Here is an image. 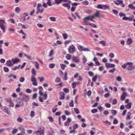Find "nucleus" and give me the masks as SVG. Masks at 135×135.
<instances>
[{
    "label": "nucleus",
    "mask_w": 135,
    "mask_h": 135,
    "mask_svg": "<svg viewBox=\"0 0 135 135\" xmlns=\"http://www.w3.org/2000/svg\"><path fill=\"white\" fill-rule=\"evenodd\" d=\"M82 4L84 5H87L89 3V2L86 0L82 2Z\"/></svg>",
    "instance_id": "7c9ffc66"
},
{
    "label": "nucleus",
    "mask_w": 135,
    "mask_h": 135,
    "mask_svg": "<svg viewBox=\"0 0 135 135\" xmlns=\"http://www.w3.org/2000/svg\"><path fill=\"white\" fill-rule=\"evenodd\" d=\"M71 121V119L70 118H68L66 122L64 123V125L65 126L69 125Z\"/></svg>",
    "instance_id": "ddd939ff"
},
{
    "label": "nucleus",
    "mask_w": 135,
    "mask_h": 135,
    "mask_svg": "<svg viewBox=\"0 0 135 135\" xmlns=\"http://www.w3.org/2000/svg\"><path fill=\"white\" fill-rule=\"evenodd\" d=\"M119 15L120 17H124L126 16V15L122 12H120L119 13Z\"/></svg>",
    "instance_id": "864d4df0"
},
{
    "label": "nucleus",
    "mask_w": 135,
    "mask_h": 135,
    "mask_svg": "<svg viewBox=\"0 0 135 135\" xmlns=\"http://www.w3.org/2000/svg\"><path fill=\"white\" fill-rule=\"evenodd\" d=\"M60 100H61L64 99L65 98V94L64 93L62 92H61L59 93Z\"/></svg>",
    "instance_id": "dca6fc26"
},
{
    "label": "nucleus",
    "mask_w": 135,
    "mask_h": 135,
    "mask_svg": "<svg viewBox=\"0 0 135 135\" xmlns=\"http://www.w3.org/2000/svg\"><path fill=\"white\" fill-rule=\"evenodd\" d=\"M93 18L91 17V16H88L84 18L83 20H90L91 21H93Z\"/></svg>",
    "instance_id": "aec40b11"
},
{
    "label": "nucleus",
    "mask_w": 135,
    "mask_h": 135,
    "mask_svg": "<svg viewBox=\"0 0 135 135\" xmlns=\"http://www.w3.org/2000/svg\"><path fill=\"white\" fill-rule=\"evenodd\" d=\"M59 74L61 76H62L63 75V71L61 70H59Z\"/></svg>",
    "instance_id": "8fccbe9b"
},
{
    "label": "nucleus",
    "mask_w": 135,
    "mask_h": 135,
    "mask_svg": "<svg viewBox=\"0 0 135 135\" xmlns=\"http://www.w3.org/2000/svg\"><path fill=\"white\" fill-rule=\"evenodd\" d=\"M129 63L128 65V66L127 68V70H131L133 69L135 67L133 65V63L132 62H129Z\"/></svg>",
    "instance_id": "39448f33"
},
{
    "label": "nucleus",
    "mask_w": 135,
    "mask_h": 135,
    "mask_svg": "<svg viewBox=\"0 0 135 135\" xmlns=\"http://www.w3.org/2000/svg\"><path fill=\"white\" fill-rule=\"evenodd\" d=\"M55 66V64L54 63H51L49 65V68H54Z\"/></svg>",
    "instance_id": "473e14b6"
},
{
    "label": "nucleus",
    "mask_w": 135,
    "mask_h": 135,
    "mask_svg": "<svg viewBox=\"0 0 135 135\" xmlns=\"http://www.w3.org/2000/svg\"><path fill=\"white\" fill-rule=\"evenodd\" d=\"M129 63H129V62H127L126 63L124 64L123 65H121V66L123 69H125L127 67L128 64Z\"/></svg>",
    "instance_id": "5701e85b"
},
{
    "label": "nucleus",
    "mask_w": 135,
    "mask_h": 135,
    "mask_svg": "<svg viewBox=\"0 0 135 135\" xmlns=\"http://www.w3.org/2000/svg\"><path fill=\"white\" fill-rule=\"evenodd\" d=\"M97 8L98 9H102L103 10H105L106 9H109V7L107 5L99 4L98 5Z\"/></svg>",
    "instance_id": "7ed1b4c3"
},
{
    "label": "nucleus",
    "mask_w": 135,
    "mask_h": 135,
    "mask_svg": "<svg viewBox=\"0 0 135 135\" xmlns=\"http://www.w3.org/2000/svg\"><path fill=\"white\" fill-rule=\"evenodd\" d=\"M47 98V92H45L44 94H43L41 97H39V101L41 102H44L43 100H46Z\"/></svg>",
    "instance_id": "f257e3e1"
},
{
    "label": "nucleus",
    "mask_w": 135,
    "mask_h": 135,
    "mask_svg": "<svg viewBox=\"0 0 135 135\" xmlns=\"http://www.w3.org/2000/svg\"><path fill=\"white\" fill-rule=\"evenodd\" d=\"M133 42L132 39L131 38H129L127 39V40L126 42L127 44L128 45H129L131 44Z\"/></svg>",
    "instance_id": "4be33fe9"
},
{
    "label": "nucleus",
    "mask_w": 135,
    "mask_h": 135,
    "mask_svg": "<svg viewBox=\"0 0 135 135\" xmlns=\"http://www.w3.org/2000/svg\"><path fill=\"white\" fill-rule=\"evenodd\" d=\"M78 124H74L73 125V129L74 130H75L77 128Z\"/></svg>",
    "instance_id": "37998d69"
},
{
    "label": "nucleus",
    "mask_w": 135,
    "mask_h": 135,
    "mask_svg": "<svg viewBox=\"0 0 135 135\" xmlns=\"http://www.w3.org/2000/svg\"><path fill=\"white\" fill-rule=\"evenodd\" d=\"M18 130L17 129H15L12 132V133L13 134H15L17 132Z\"/></svg>",
    "instance_id": "a18cd8bd"
},
{
    "label": "nucleus",
    "mask_w": 135,
    "mask_h": 135,
    "mask_svg": "<svg viewBox=\"0 0 135 135\" xmlns=\"http://www.w3.org/2000/svg\"><path fill=\"white\" fill-rule=\"evenodd\" d=\"M83 22L84 23V25H89L90 23L88 22L87 21L85 20H83Z\"/></svg>",
    "instance_id": "052dcab7"
},
{
    "label": "nucleus",
    "mask_w": 135,
    "mask_h": 135,
    "mask_svg": "<svg viewBox=\"0 0 135 135\" xmlns=\"http://www.w3.org/2000/svg\"><path fill=\"white\" fill-rule=\"evenodd\" d=\"M21 66L20 64L18 66H15L14 67L12 68V70L15 71L17 69H19L20 67Z\"/></svg>",
    "instance_id": "a878e982"
},
{
    "label": "nucleus",
    "mask_w": 135,
    "mask_h": 135,
    "mask_svg": "<svg viewBox=\"0 0 135 135\" xmlns=\"http://www.w3.org/2000/svg\"><path fill=\"white\" fill-rule=\"evenodd\" d=\"M72 60L75 62L78 63L80 62V59L79 56H73L72 57Z\"/></svg>",
    "instance_id": "423d86ee"
},
{
    "label": "nucleus",
    "mask_w": 135,
    "mask_h": 135,
    "mask_svg": "<svg viewBox=\"0 0 135 135\" xmlns=\"http://www.w3.org/2000/svg\"><path fill=\"white\" fill-rule=\"evenodd\" d=\"M41 129H42L41 131H38L35 132V133L37 134H39L40 135H44V132H43L44 130V128L43 127H41Z\"/></svg>",
    "instance_id": "0eeeda50"
},
{
    "label": "nucleus",
    "mask_w": 135,
    "mask_h": 135,
    "mask_svg": "<svg viewBox=\"0 0 135 135\" xmlns=\"http://www.w3.org/2000/svg\"><path fill=\"white\" fill-rule=\"evenodd\" d=\"M63 91L64 92L66 93H68L69 92V90L68 88H64L63 89Z\"/></svg>",
    "instance_id": "69168bd1"
},
{
    "label": "nucleus",
    "mask_w": 135,
    "mask_h": 135,
    "mask_svg": "<svg viewBox=\"0 0 135 135\" xmlns=\"http://www.w3.org/2000/svg\"><path fill=\"white\" fill-rule=\"evenodd\" d=\"M62 36L63 38L65 40L66 39L68 38V35L66 33H63L62 34Z\"/></svg>",
    "instance_id": "f704fd0d"
},
{
    "label": "nucleus",
    "mask_w": 135,
    "mask_h": 135,
    "mask_svg": "<svg viewBox=\"0 0 135 135\" xmlns=\"http://www.w3.org/2000/svg\"><path fill=\"white\" fill-rule=\"evenodd\" d=\"M89 25L93 28H96L97 27V26L95 25L93 23H90Z\"/></svg>",
    "instance_id": "4c0bfd02"
},
{
    "label": "nucleus",
    "mask_w": 135,
    "mask_h": 135,
    "mask_svg": "<svg viewBox=\"0 0 135 135\" xmlns=\"http://www.w3.org/2000/svg\"><path fill=\"white\" fill-rule=\"evenodd\" d=\"M8 21L10 22L11 23H13V24H15V21L12 18H11L9 19L8 20Z\"/></svg>",
    "instance_id": "6e6d98bb"
},
{
    "label": "nucleus",
    "mask_w": 135,
    "mask_h": 135,
    "mask_svg": "<svg viewBox=\"0 0 135 135\" xmlns=\"http://www.w3.org/2000/svg\"><path fill=\"white\" fill-rule=\"evenodd\" d=\"M35 115V113H34V112L33 111H32L31 112L30 115V116L32 117H34Z\"/></svg>",
    "instance_id": "79ce46f5"
},
{
    "label": "nucleus",
    "mask_w": 135,
    "mask_h": 135,
    "mask_svg": "<svg viewBox=\"0 0 135 135\" xmlns=\"http://www.w3.org/2000/svg\"><path fill=\"white\" fill-rule=\"evenodd\" d=\"M62 6L65 7H67L68 9H69L70 8V5L69 3L63 4Z\"/></svg>",
    "instance_id": "412c9836"
},
{
    "label": "nucleus",
    "mask_w": 135,
    "mask_h": 135,
    "mask_svg": "<svg viewBox=\"0 0 135 135\" xmlns=\"http://www.w3.org/2000/svg\"><path fill=\"white\" fill-rule=\"evenodd\" d=\"M76 84L75 82H74L72 84V87L73 89L74 88L76 87Z\"/></svg>",
    "instance_id": "774afa93"
},
{
    "label": "nucleus",
    "mask_w": 135,
    "mask_h": 135,
    "mask_svg": "<svg viewBox=\"0 0 135 135\" xmlns=\"http://www.w3.org/2000/svg\"><path fill=\"white\" fill-rule=\"evenodd\" d=\"M97 112V109H94L91 110V112L93 113H94Z\"/></svg>",
    "instance_id": "338daca9"
},
{
    "label": "nucleus",
    "mask_w": 135,
    "mask_h": 135,
    "mask_svg": "<svg viewBox=\"0 0 135 135\" xmlns=\"http://www.w3.org/2000/svg\"><path fill=\"white\" fill-rule=\"evenodd\" d=\"M99 43L101 44L104 46H106V42L105 41L103 40L100 41L99 42Z\"/></svg>",
    "instance_id": "cd10ccee"
},
{
    "label": "nucleus",
    "mask_w": 135,
    "mask_h": 135,
    "mask_svg": "<svg viewBox=\"0 0 135 135\" xmlns=\"http://www.w3.org/2000/svg\"><path fill=\"white\" fill-rule=\"evenodd\" d=\"M105 66L107 68H114L115 66V65L114 64L109 63H106Z\"/></svg>",
    "instance_id": "f8f14e48"
},
{
    "label": "nucleus",
    "mask_w": 135,
    "mask_h": 135,
    "mask_svg": "<svg viewBox=\"0 0 135 135\" xmlns=\"http://www.w3.org/2000/svg\"><path fill=\"white\" fill-rule=\"evenodd\" d=\"M116 80L118 81H121L122 78L120 76H118L116 78Z\"/></svg>",
    "instance_id": "49530a36"
},
{
    "label": "nucleus",
    "mask_w": 135,
    "mask_h": 135,
    "mask_svg": "<svg viewBox=\"0 0 135 135\" xmlns=\"http://www.w3.org/2000/svg\"><path fill=\"white\" fill-rule=\"evenodd\" d=\"M20 9L18 7H16L15 9V11L17 13H19L20 11Z\"/></svg>",
    "instance_id": "3c124183"
},
{
    "label": "nucleus",
    "mask_w": 135,
    "mask_h": 135,
    "mask_svg": "<svg viewBox=\"0 0 135 135\" xmlns=\"http://www.w3.org/2000/svg\"><path fill=\"white\" fill-rule=\"evenodd\" d=\"M74 110L76 114H78L80 113L79 109L77 108H74Z\"/></svg>",
    "instance_id": "c9c22d12"
},
{
    "label": "nucleus",
    "mask_w": 135,
    "mask_h": 135,
    "mask_svg": "<svg viewBox=\"0 0 135 135\" xmlns=\"http://www.w3.org/2000/svg\"><path fill=\"white\" fill-rule=\"evenodd\" d=\"M111 113L113 116L115 115L116 114L117 112L114 110H111Z\"/></svg>",
    "instance_id": "58836bf2"
},
{
    "label": "nucleus",
    "mask_w": 135,
    "mask_h": 135,
    "mask_svg": "<svg viewBox=\"0 0 135 135\" xmlns=\"http://www.w3.org/2000/svg\"><path fill=\"white\" fill-rule=\"evenodd\" d=\"M26 91L28 93H30L32 91L30 89H27L26 90Z\"/></svg>",
    "instance_id": "0e129e2a"
},
{
    "label": "nucleus",
    "mask_w": 135,
    "mask_h": 135,
    "mask_svg": "<svg viewBox=\"0 0 135 135\" xmlns=\"http://www.w3.org/2000/svg\"><path fill=\"white\" fill-rule=\"evenodd\" d=\"M83 62L84 64L87 61V59L84 56H83L82 58Z\"/></svg>",
    "instance_id": "72a5a7b5"
},
{
    "label": "nucleus",
    "mask_w": 135,
    "mask_h": 135,
    "mask_svg": "<svg viewBox=\"0 0 135 135\" xmlns=\"http://www.w3.org/2000/svg\"><path fill=\"white\" fill-rule=\"evenodd\" d=\"M109 57L111 58H112L114 57V54L113 53H110L109 55Z\"/></svg>",
    "instance_id": "de8ad7c7"
},
{
    "label": "nucleus",
    "mask_w": 135,
    "mask_h": 135,
    "mask_svg": "<svg viewBox=\"0 0 135 135\" xmlns=\"http://www.w3.org/2000/svg\"><path fill=\"white\" fill-rule=\"evenodd\" d=\"M97 78V76H95L93 77L92 78V80L94 82L95 81Z\"/></svg>",
    "instance_id": "680f3d73"
},
{
    "label": "nucleus",
    "mask_w": 135,
    "mask_h": 135,
    "mask_svg": "<svg viewBox=\"0 0 135 135\" xmlns=\"http://www.w3.org/2000/svg\"><path fill=\"white\" fill-rule=\"evenodd\" d=\"M61 79L59 77H58L56 79L55 81L56 82H59L61 81Z\"/></svg>",
    "instance_id": "09e8293b"
},
{
    "label": "nucleus",
    "mask_w": 135,
    "mask_h": 135,
    "mask_svg": "<svg viewBox=\"0 0 135 135\" xmlns=\"http://www.w3.org/2000/svg\"><path fill=\"white\" fill-rule=\"evenodd\" d=\"M115 68H113L112 69L109 70V71L110 73H113L115 71Z\"/></svg>",
    "instance_id": "13d9d810"
},
{
    "label": "nucleus",
    "mask_w": 135,
    "mask_h": 135,
    "mask_svg": "<svg viewBox=\"0 0 135 135\" xmlns=\"http://www.w3.org/2000/svg\"><path fill=\"white\" fill-rule=\"evenodd\" d=\"M84 47L83 46L79 45L78 47V50L80 51H83L84 48Z\"/></svg>",
    "instance_id": "393cba45"
},
{
    "label": "nucleus",
    "mask_w": 135,
    "mask_h": 135,
    "mask_svg": "<svg viewBox=\"0 0 135 135\" xmlns=\"http://www.w3.org/2000/svg\"><path fill=\"white\" fill-rule=\"evenodd\" d=\"M132 105V103H129L125 105V107L127 109H129L131 108V105Z\"/></svg>",
    "instance_id": "b1692460"
},
{
    "label": "nucleus",
    "mask_w": 135,
    "mask_h": 135,
    "mask_svg": "<svg viewBox=\"0 0 135 135\" xmlns=\"http://www.w3.org/2000/svg\"><path fill=\"white\" fill-rule=\"evenodd\" d=\"M12 60L13 64H17L20 61V59L17 58H15L14 59H12Z\"/></svg>",
    "instance_id": "9b49d317"
},
{
    "label": "nucleus",
    "mask_w": 135,
    "mask_h": 135,
    "mask_svg": "<svg viewBox=\"0 0 135 135\" xmlns=\"http://www.w3.org/2000/svg\"><path fill=\"white\" fill-rule=\"evenodd\" d=\"M3 111L5 112L8 113V108L6 107H4V109L3 110Z\"/></svg>",
    "instance_id": "c03bdc74"
},
{
    "label": "nucleus",
    "mask_w": 135,
    "mask_h": 135,
    "mask_svg": "<svg viewBox=\"0 0 135 135\" xmlns=\"http://www.w3.org/2000/svg\"><path fill=\"white\" fill-rule=\"evenodd\" d=\"M31 81L33 82L32 84L33 85L36 86L37 85V82L36 79L35 77L33 75H32L31 77Z\"/></svg>",
    "instance_id": "20e7f679"
},
{
    "label": "nucleus",
    "mask_w": 135,
    "mask_h": 135,
    "mask_svg": "<svg viewBox=\"0 0 135 135\" xmlns=\"http://www.w3.org/2000/svg\"><path fill=\"white\" fill-rule=\"evenodd\" d=\"M19 130L20 131H25V129H24V128L22 126H20L18 127V128Z\"/></svg>",
    "instance_id": "603ef678"
},
{
    "label": "nucleus",
    "mask_w": 135,
    "mask_h": 135,
    "mask_svg": "<svg viewBox=\"0 0 135 135\" xmlns=\"http://www.w3.org/2000/svg\"><path fill=\"white\" fill-rule=\"evenodd\" d=\"M22 100L26 102L28 101L29 99V96L28 95H24L23 96L22 98Z\"/></svg>",
    "instance_id": "9d476101"
},
{
    "label": "nucleus",
    "mask_w": 135,
    "mask_h": 135,
    "mask_svg": "<svg viewBox=\"0 0 135 135\" xmlns=\"http://www.w3.org/2000/svg\"><path fill=\"white\" fill-rule=\"evenodd\" d=\"M60 66L61 68V69H62V70L64 69L65 67L66 66L64 64H61L60 65Z\"/></svg>",
    "instance_id": "4d7b16f0"
},
{
    "label": "nucleus",
    "mask_w": 135,
    "mask_h": 135,
    "mask_svg": "<svg viewBox=\"0 0 135 135\" xmlns=\"http://www.w3.org/2000/svg\"><path fill=\"white\" fill-rule=\"evenodd\" d=\"M53 54H54L53 51V50H51V51H50L49 53V57L53 55Z\"/></svg>",
    "instance_id": "5fc2aeb1"
},
{
    "label": "nucleus",
    "mask_w": 135,
    "mask_h": 135,
    "mask_svg": "<svg viewBox=\"0 0 135 135\" xmlns=\"http://www.w3.org/2000/svg\"><path fill=\"white\" fill-rule=\"evenodd\" d=\"M65 58L67 60H69L71 58V55L69 54H67Z\"/></svg>",
    "instance_id": "ea45409f"
},
{
    "label": "nucleus",
    "mask_w": 135,
    "mask_h": 135,
    "mask_svg": "<svg viewBox=\"0 0 135 135\" xmlns=\"http://www.w3.org/2000/svg\"><path fill=\"white\" fill-rule=\"evenodd\" d=\"M68 50L69 53L73 54L75 51V47L74 45H71L68 48Z\"/></svg>",
    "instance_id": "f03ea898"
},
{
    "label": "nucleus",
    "mask_w": 135,
    "mask_h": 135,
    "mask_svg": "<svg viewBox=\"0 0 135 135\" xmlns=\"http://www.w3.org/2000/svg\"><path fill=\"white\" fill-rule=\"evenodd\" d=\"M49 19L51 21L55 22L56 21V18L55 17H50Z\"/></svg>",
    "instance_id": "a19ab883"
},
{
    "label": "nucleus",
    "mask_w": 135,
    "mask_h": 135,
    "mask_svg": "<svg viewBox=\"0 0 135 135\" xmlns=\"http://www.w3.org/2000/svg\"><path fill=\"white\" fill-rule=\"evenodd\" d=\"M100 11L97 10L94 15L91 16V17L93 18V19L95 17L99 18L100 17Z\"/></svg>",
    "instance_id": "1a4fd4ad"
},
{
    "label": "nucleus",
    "mask_w": 135,
    "mask_h": 135,
    "mask_svg": "<svg viewBox=\"0 0 135 135\" xmlns=\"http://www.w3.org/2000/svg\"><path fill=\"white\" fill-rule=\"evenodd\" d=\"M25 80V78L23 77L20 78L19 79L20 81L21 82H23Z\"/></svg>",
    "instance_id": "bf43d9fd"
},
{
    "label": "nucleus",
    "mask_w": 135,
    "mask_h": 135,
    "mask_svg": "<svg viewBox=\"0 0 135 135\" xmlns=\"http://www.w3.org/2000/svg\"><path fill=\"white\" fill-rule=\"evenodd\" d=\"M131 113L130 112H128L127 113V117L126 119L127 120H130L131 119Z\"/></svg>",
    "instance_id": "6ab92c4d"
},
{
    "label": "nucleus",
    "mask_w": 135,
    "mask_h": 135,
    "mask_svg": "<svg viewBox=\"0 0 135 135\" xmlns=\"http://www.w3.org/2000/svg\"><path fill=\"white\" fill-rule=\"evenodd\" d=\"M118 2L119 3H118L116 1H114V3L116 5L118 6L120 4H121L123 2V1L122 0H120Z\"/></svg>",
    "instance_id": "bb28decb"
},
{
    "label": "nucleus",
    "mask_w": 135,
    "mask_h": 135,
    "mask_svg": "<svg viewBox=\"0 0 135 135\" xmlns=\"http://www.w3.org/2000/svg\"><path fill=\"white\" fill-rule=\"evenodd\" d=\"M41 6V4H38L37 6V10H38V11L40 13H42L44 10V9H40V8Z\"/></svg>",
    "instance_id": "4468645a"
},
{
    "label": "nucleus",
    "mask_w": 135,
    "mask_h": 135,
    "mask_svg": "<svg viewBox=\"0 0 135 135\" xmlns=\"http://www.w3.org/2000/svg\"><path fill=\"white\" fill-rule=\"evenodd\" d=\"M3 70L5 72H7L9 71V69L7 67L4 66L3 68Z\"/></svg>",
    "instance_id": "e433bc0d"
},
{
    "label": "nucleus",
    "mask_w": 135,
    "mask_h": 135,
    "mask_svg": "<svg viewBox=\"0 0 135 135\" xmlns=\"http://www.w3.org/2000/svg\"><path fill=\"white\" fill-rule=\"evenodd\" d=\"M128 7L132 9H135V7L132 4H130L128 5Z\"/></svg>",
    "instance_id": "2f4dec72"
},
{
    "label": "nucleus",
    "mask_w": 135,
    "mask_h": 135,
    "mask_svg": "<svg viewBox=\"0 0 135 135\" xmlns=\"http://www.w3.org/2000/svg\"><path fill=\"white\" fill-rule=\"evenodd\" d=\"M17 104H19L20 106H22L23 104L22 101L20 98H18L17 100Z\"/></svg>",
    "instance_id": "a211bd4d"
},
{
    "label": "nucleus",
    "mask_w": 135,
    "mask_h": 135,
    "mask_svg": "<svg viewBox=\"0 0 135 135\" xmlns=\"http://www.w3.org/2000/svg\"><path fill=\"white\" fill-rule=\"evenodd\" d=\"M128 95V94L125 91H123L120 97L121 100L122 101L124 100L125 99L126 97Z\"/></svg>",
    "instance_id": "6e6552de"
},
{
    "label": "nucleus",
    "mask_w": 135,
    "mask_h": 135,
    "mask_svg": "<svg viewBox=\"0 0 135 135\" xmlns=\"http://www.w3.org/2000/svg\"><path fill=\"white\" fill-rule=\"evenodd\" d=\"M67 71H66L65 72L64 74V76L65 77L64 78H62L63 79V80H66L67 79Z\"/></svg>",
    "instance_id": "c756f323"
},
{
    "label": "nucleus",
    "mask_w": 135,
    "mask_h": 135,
    "mask_svg": "<svg viewBox=\"0 0 135 135\" xmlns=\"http://www.w3.org/2000/svg\"><path fill=\"white\" fill-rule=\"evenodd\" d=\"M38 79H39L40 82H42L44 80V78L42 77H38Z\"/></svg>",
    "instance_id": "e2e57ef3"
},
{
    "label": "nucleus",
    "mask_w": 135,
    "mask_h": 135,
    "mask_svg": "<svg viewBox=\"0 0 135 135\" xmlns=\"http://www.w3.org/2000/svg\"><path fill=\"white\" fill-rule=\"evenodd\" d=\"M6 63L7 64V66H11L14 65L12 59L11 60H10L7 61Z\"/></svg>",
    "instance_id": "2eb2a0df"
},
{
    "label": "nucleus",
    "mask_w": 135,
    "mask_h": 135,
    "mask_svg": "<svg viewBox=\"0 0 135 135\" xmlns=\"http://www.w3.org/2000/svg\"><path fill=\"white\" fill-rule=\"evenodd\" d=\"M32 63L37 69H38L39 68V64L37 61H33Z\"/></svg>",
    "instance_id": "f3484780"
},
{
    "label": "nucleus",
    "mask_w": 135,
    "mask_h": 135,
    "mask_svg": "<svg viewBox=\"0 0 135 135\" xmlns=\"http://www.w3.org/2000/svg\"><path fill=\"white\" fill-rule=\"evenodd\" d=\"M31 72L32 74V75L35 76L36 75V71L35 69L33 68L32 69Z\"/></svg>",
    "instance_id": "c85d7f7f"
}]
</instances>
